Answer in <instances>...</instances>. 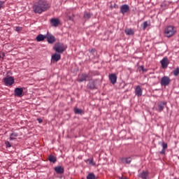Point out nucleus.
<instances>
[{
    "label": "nucleus",
    "instance_id": "obj_1",
    "mask_svg": "<svg viewBox=\"0 0 179 179\" xmlns=\"http://www.w3.org/2000/svg\"><path fill=\"white\" fill-rule=\"evenodd\" d=\"M33 9L35 13H43L45 9V0H39L34 5Z\"/></svg>",
    "mask_w": 179,
    "mask_h": 179
},
{
    "label": "nucleus",
    "instance_id": "obj_2",
    "mask_svg": "<svg viewBox=\"0 0 179 179\" xmlns=\"http://www.w3.org/2000/svg\"><path fill=\"white\" fill-rule=\"evenodd\" d=\"M53 50L58 54H63L66 50V45L61 42H57L54 45Z\"/></svg>",
    "mask_w": 179,
    "mask_h": 179
},
{
    "label": "nucleus",
    "instance_id": "obj_3",
    "mask_svg": "<svg viewBox=\"0 0 179 179\" xmlns=\"http://www.w3.org/2000/svg\"><path fill=\"white\" fill-rule=\"evenodd\" d=\"M176 33H177V30L173 26H167L164 29V34L168 38L173 37Z\"/></svg>",
    "mask_w": 179,
    "mask_h": 179
},
{
    "label": "nucleus",
    "instance_id": "obj_4",
    "mask_svg": "<svg viewBox=\"0 0 179 179\" xmlns=\"http://www.w3.org/2000/svg\"><path fill=\"white\" fill-rule=\"evenodd\" d=\"M6 86H12L15 83V78L12 76H7L3 79Z\"/></svg>",
    "mask_w": 179,
    "mask_h": 179
},
{
    "label": "nucleus",
    "instance_id": "obj_5",
    "mask_svg": "<svg viewBox=\"0 0 179 179\" xmlns=\"http://www.w3.org/2000/svg\"><path fill=\"white\" fill-rule=\"evenodd\" d=\"M170 82H171V80L169 76H164L161 79V86H169L170 85Z\"/></svg>",
    "mask_w": 179,
    "mask_h": 179
},
{
    "label": "nucleus",
    "instance_id": "obj_6",
    "mask_svg": "<svg viewBox=\"0 0 179 179\" xmlns=\"http://www.w3.org/2000/svg\"><path fill=\"white\" fill-rule=\"evenodd\" d=\"M45 38H47L48 43L49 44H54V43L56 41L55 36L50 34V32H47L45 35Z\"/></svg>",
    "mask_w": 179,
    "mask_h": 179
},
{
    "label": "nucleus",
    "instance_id": "obj_7",
    "mask_svg": "<svg viewBox=\"0 0 179 179\" xmlns=\"http://www.w3.org/2000/svg\"><path fill=\"white\" fill-rule=\"evenodd\" d=\"M89 78V75L85 73H83L81 74L78 75L77 81L82 83V82H86V80H87V78Z\"/></svg>",
    "mask_w": 179,
    "mask_h": 179
},
{
    "label": "nucleus",
    "instance_id": "obj_8",
    "mask_svg": "<svg viewBox=\"0 0 179 179\" xmlns=\"http://www.w3.org/2000/svg\"><path fill=\"white\" fill-rule=\"evenodd\" d=\"M131 10L128 4H124L120 6V13L122 15H125V13H128Z\"/></svg>",
    "mask_w": 179,
    "mask_h": 179
},
{
    "label": "nucleus",
    "instance_id": "obj_9",
    "mask_svg": "<svg viewBox=\"0 0 179 179\" xmlns=\"http://www.w3.org/2000/svg\"><path fill=\"white\" fill-rule=\"evenodd\" d=\"M50 23L53 27H58V25L61 23V21H59V19L58 18H52L50 20Z\"/></svg>",
    "mask_w": 179,
    "mask_h": 179
},
{
    "label": "nucleus",
    "instance_id": "obj_10",
    "mask_svg": "<svg viewBox=\"0 0 179 179\" xmlns=\"http://www.w3.org/2000/svg\"><path fill=\"white\" fill-rule=\"evenodd\" d=\"M61 59V53L55 52L54 55H52V61L53 62H58Z\"/></svg>",
    "mask_w": 179,
    "mask_h": 179
},
{
    "label": "nucleus",
    "instance_id": "obj_11",
    "mask_svg": "<svg viewBox=\"0 0 179 179\" xmlns=\"http://www.w3.org/2000/svg\"><path fill=\"white\" fill-rule=\"evenodd\" d=\"M87 87H88V89H90V90H93L96 89V80H90L87 85Z\"/></svg>",
    "mask_w": 179,
    "mask_h": 179
},
{
    "label": "nucleus",
    "instance_id": "obj_12",
    "mask_svg": "<svg viewBox=\"0 0 179 179\" xmlns=\"http://www.w3.org/2000/svg\"><path fill=\"white\" fill-rule=\"evenodd\" d=\"M109 80H110V83H112V85H115L117 83V75H115V73H111L109 76Z\"/></svg>",
    "mask_w": 179,
    "mask_h": 179
},
{
    "label": "nucleus",
    "instance_id": "obj_13",
    "mask_svg": "<svg viewBox=\"0 0 179 179\" xmlns=\"http://www.w3.org/2000/svg\"><path fill=\"white\" fill-rule=\"evenodd\" d=\"M169 59L167 57L163 58V59L161 60V64L162 68L166 69L167 66H169Z\"/></svg>",
    "mask_w": 179,
    "mask_h": 179
},
{
    "label": "nucleus",
    "instance_id": "obj_14",
    "mask_svg": "<svg viewBox=\"0 0 179 179\" xmlns=\"http://www.w3.org/2000/svg\"><path fill=\"white\" fill-rule=\"evenodd\" d=\"M134 93L136 94V96H138V97H141L142 96V93H143V90L142 88H141V87L139 85H137Z\"/></svg>",
    "mask_w": 179,
    "mask_h": 179
},
{
    "label": "nucleus",
    "instance_id": "obj_15",
    "mask_svg": "<svg viewBox=\"0 0 179 179\" xmlns=\"http://www.w3.org/2000/svg\"><path fill=\"white\" fill-rule=\"evenodd\" d=\"M15 96H17V97H20L22 94H23V88H19L17 87L15 89Z\"/></svg>",
    "mask_w": 179,
    "mask_h": 179
},
{
    "label": "nucleus",
    "instance_id": "obj_16",
    "mask_svg": "<svg viewBox=\"0 0 179 179\" xmlns=\"http://www.w3.org/2000/svg\"><path fill=\"white\" fill-rule=\"evenodd\" d=\"M166 102H159L158 103V110L159 113H162V111L164 110V108L166 107Z\"/></svg>",
    "mask_w": 179,
    "mask_h": 179
},
{
    "label": "nucleus",
    "instance_id": "obj_17",
    "mask_svg": "<svg viewBox=\"0 0 179 179\" xmlns=\"http://www.w3.org/2000/svg\"><path fill=\"white\" fill-rule=\"evenodd\" d=\"M138 177L142 179H148L149 178V172L143 171L138 175Z\"/></svg>",
    "mask_w": 179,
    "mask_h": 179
},
{
    "label": "nucleus",
    "instance_id": "obj_18",
    "mask_svg": "<svg viewBox=\"0 0 179 179\" xmlns=\"http://www.w3.org/2000/svg\"><path fill=\"white\" fill-rule=\"evenodd\" d=\"M55 171L57 173V174H64V167L62 166H56L55 167Z\"/></svg>",
    "mask_w": 179,
    "mask_h": 179
},
{
    "label": "nucleus",
    "instance_id": "obj_19",
    "mask_svg": "<svg viewBox=\"0 0 179 179\" xmlns=\"http://www.w3.org/2000/svg\"><path fill=\"white\" fill-rule=\"evenodd\" d=\"M36 41H44L45 40V36L43 34H39L36 38Z\"/></svg>",
    "mask_w": 179,
    "mask_h": 179
},
{
    "label": "nucleus",
    "instance_id": "obj_20",
    "mask_svg": "<svg viewBox=\"0 0 179 179\" xmlns=\"http://www.w3.org/2000/svg\"><path fill=\"white\" fill-rule=\"evenodd\" d=\"M48 160L50 162V163H56L57 162V157L50 155L48 157Z\"/></svg>",
    "mask_w": 179,
    "mask_h": 179
},
{
    "label": "nucleus",
    "instance_id": "obj_21",
    "mask_svg": "<svg viewBox=\"0 0 179 179\" xmlns=\"http://www.w3.org/2000/svg\"><path fill=\"white\" fill-rule=\"evenodd\" d=\"M124 31L127 36H134L135 34V31L132 29H125Z\"/></svg>",
    "mask_w": 179,
    "mask_h": 179
},
{
    "label": "nucleus",
    "instance_id": "obj_22",
    "mask_svg": "<svg viewBox=\"0 0 179 179\" xmlns=\"http://www.w3.org/2000/svg\"><path fill=\"white\" fill-rule=\"evenodd\" d=\"M17 136H19V134H17V133H12L10 135V141H13V139H16Z\"/></svg>",
    "mask_w": 179,
    "mask_h": 179
},
{
    "label": "nucleus",
    "instance_id": "obj_23",
    "mask_svg": "<svg viewBox=\"0 0 179 179\" xmlns=\"http://www.w3.org/2000/svg\"><path fill=\"white\" fill-rule=\"evenodd\" d=\"M122 160H124L127 164H131V162H132V158L129 157L124 158L122 159Z\"/></svg>",
    "mask_w": 179,
    "mask_h": 179
},
{
    "label": "nucleus",
    "instance_id": "obj_24",
    "mask_svg": "<svg viewBox=\"0 0 179 179\" xmlns=\"http://www.w3.org/2000/svg\"><path fill=\"white\" fill-rule=\"evenodd\" d=\"M84 19H85V20H89V19H90L92 17V14L89 13H85L84 14Z\"/></svg>",
    "mask_w": 179,
    "mask_h": 179
},
{
    "label": "nucleus",
    "instance_id": "obj_25",
    "mask_svg": "<svg viewBox=\"0 0 179 179\" xmlns=\"http://www.w3.org/2000/svg\"><path fill=\"white\" fill-rule=\"evenodd\" d=\"M74 113L75 114H83V110L75 108Z\"/></svg>",
    "mask_w": 179,
    "mask_h": 179
},
{
    "label": "nucleus",
    "instance_id": "obj_26",
    "mask_svg": "<svg viewBox=\"0 0 179 179\" xmlns=\"http://www.w3.org/2000/svg\"><path fill=\"white\" fill-rule=\"evenodd\" d=\"M87 179H96V176L93 173H90L87 175Z\"/></svg>",
    "mask_w": 179,
    "mask_h": 179
},
{
    "label": "nucleus",
    "instance_id": "obj_27",
    "mask_svg": "<svg viewBox=\"0 0 179 179\" xmlns=\"http://www.w3.org/2000/svg\"><path fill=\"white\" fill-rule=\"evenodd\" d=\"M148 26H149V24H148V21H145L143 23V24L141 25V27L143 30H145L146 27H148Z\"/></svg>",
    "mask_w": 179,
    "mask_h": 179
},
{
    "label": "nucleus",
    "instance_id": "obj_28",
    "mask_svg": "<svg viewBox=\"0 0 179 179\" xmlns=\"http://www.w3.org/2000/svg\"><path fill=\"white\" fill-rule=\"evenodd\" d=\"M173 75L174 76H178L179 75V68L177 67L174 71H173Z\"/></svg>",
    "mask_w": 179,
    "mask_h": 179
},
{
    "label": "nucleus",
    "instance_id": "obj_29",
    "mask_svg": "<svg viewBox=\"0 0 179 179\" xmlns=\"http://www.w3.org/2000/svg\"><path fill=\"white\" fill-rule=\"evenodd\" d=\"M162 149H167V143H164V142H162Z\"/></svg>",
    "mask_w": 179,
    "mask_h": 179
},
{
    "label": "nucleus",
    "instance_id": "obj_30",
    "mask_svg": "<svg viewBox=\"0 0 179 179\" xmlns=\"http://www.w3.org/2000/svg\"><path fill=\"white\" fill-rule=\"evenodd\" d=\"M90 164H91L92 166H96V163L94 162V161H93V159H90L89 162Z\"/></svg>",
    "mask_w": 179,
    "mask_h": 179
},
{
    "label": "nucleus",
    "instance_id": "obj_31",
    "mask_svg": "<svg viewBox=\"0 0 179 179\" xmlns=\"http://www.w3.org/2000/svg\"><path fill=\"white\" fill-rule=\"evenodd\" d=\"M140 68L143 72H148V69H145L143 66H141Z\"/></svg>",
    "mask_w": 179,
    "mask_h": 179
},
{
    "label": "nucleus",
    "instance_id": "obj_32",
    "mask_svg": "<svg viewBox=\"0 0 179 179\" xmlns=\"http://www.w3.org/2000/svg\"><path fill=\"white\" fill-rule=\"evenodd\" d=\"M159 153L160 155H166V149L162 148Z\"/></svg>",
    "mask_w": 179,
    "mask_h": 179
},
{
    "label": "nucleus",
    "instance_id": "obj_33",
    "mask_svg": "<svg viewBox=\"0 0 179 179\" xmlns=\"http://www.w3.org/2000/svg\"><path fill=\"white\" fill-rule=\"evenodd\" d=\"M6 148H10V143L9 141H6L5 143Z\"/></svg>",
    "mask_w": 179,
    "mask_h": 179
},
{
    "label": "nucleus",
    "instance_id": "obj_34",
    "mask_svg": "<svg viewBox=\"0 0 179 179\" xmlns=\"http://www.w3.org/2000/svg\"><path fill=\"white\" fill-rule=\"evenodd\" d=\"M4 4H5V1H0V9L2 8V6H3Z\"/></svg>",
    "mask_w": 179,
    "mask_h": 179
},
{
    "label": "nucleus",
    "instance_id": "obj_35",
    "mask_svg": "<svg viewBox=\"0 0 179 179\" xmlns=\"http://www.w3.org/2000/svg\"><path fill=\"white\" fill-rule=\"evenodd\" d=\"M15 30H16V31H21L22 27H17Z\"/></svg>",
    "mask_w": 179,
    "mask_h": 179
},
{
    "label": "nucleus",
    "instance_id": "obj_36",
    "mask_svg": "<svg viewBox=\"0 0 179 179\" xmlns=\"http://www.w3.org/2000/svg\"><path fill=\"white\" fill-rule=\"evenodd\" d=\"M51 6L50 5V4H46L45 5V9H50V7Z\"/></svg>",
    "mask_w": 179,
    "mask_h": 179
},
{
    "label": "nucleus",
    "instance_id": "obj_37",
    "mask_svg": "<svg viewBox=\"0 0 179 179\" xmlns=\"http://www.w3.org/2000/svg\"><path fill=\"white\" fill-rule=\"evenodd\" d=\"M90 52H92V54H94V52H96V49H92Z\"/></svg>",
    "mask_w": 179,
    "mask_h": 179
},
{
    "label": "nucleus",
    "instance_id": "obj_38",
    "mask_svg": "<svg viewBox=\"0 0 179 179\" xmlns=\"http://www.w3.org/2000/svg\"><path fill=\"white\" fill-rule=\"evenodd\" d=\"M37 120H38L39 124H41V122H43V120L41 118H38Z\"/></svg>",
    "mask_w": 179,
    "mask_h": 179
},
{
    "label": "nucleus",
    "instance_id": "obj_39",
    "mask_svg": "<svg viewBox=\"0 0 179 179\" xmlns=\"http://www.w3.org/2000/svg\"><path fill=\"white\" fill-rule=\"evenodd\" d=\"M119 179H127V178H124V177H120L119 178Z\"/></svg>",
    "mask_w": 179,
    "mask_h": 179
},
{
    "label": "nucleus",
    "instance_id": "obj_40",
    "mask_svg": "<svg viewBox=\"0 0 179 179\" xmlns=\"http://www.w3.org/2000/svg\"><path fill=\"white\" fill-rule=\"evenodd\" d=\"M0 58H1V55H0Z\"/></svg>",
    "mask_w": 179,
    "mask_h": 179
}]
</instances>
